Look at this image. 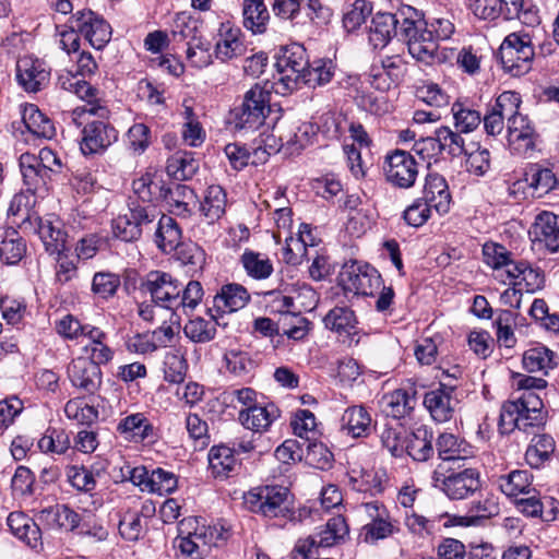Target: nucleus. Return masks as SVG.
<instances>
[{
  "label": "nucleus",
  "instance_id": "nucleus-1",
  "mask_svg": "<svg viewBox=\"0 0 559 559\" xmlns=\"http://www.w3.org/2000/svg\"><path fill=\"white\" fill-rule=\"evenodd\" d=\"M417 11L412 7H403L395 13L378 12L372 17L370 27V41L374 46L384 47L392 39L399 37L409 47V39L416 34Z\"/></svg>",
  "mask_w": 559,
  "mask_h": 559
},
{
  "label": "nucleus",
  "instance_id": "nucleus-2",
  "mask_svg": "<svg viewBox=\"0 0 559 559\" xmlns=\"http://www.w3.org/2000/svg\"><path fill=\"white\" fill-rule=\"evenodd\" d=\"M454 33V24L444 17H435L423 23L417 14L416 34L409 39V53L418 61L432 63L438 56V41L445 40Z\"/></svg>",
  "mask_w": 559,
  "mask_h": 559
},
{
  "label": "nucleus",
  "instance_id": "nucleus-3",
  "mask_svg": "<svg viewBox=\"0 0 559 559\" xmlns=\"http://www.w3.org/2000/svg\"><path fill=\"white\" fill-rule=\"evenodd\" d=\"M247 504L251 512L265 518H294V499L284 486H262L247 492Z\"/></svg>",
  "mask_w": 559,
  "mask_h": 559
},
{
  "label": "nucleus",
  "instance_id": "nucleus-4",
  "mask_svg": "<svg viewBox=\"0 0 559 559\" xmlns=\"http://www.w3.org/2000/svg\"><path fill=\"white\" fill-rule=\"evenodd\" d=\"M531 36L524 32L509 34L499 48V58L503 70L512 76L526 74L534 60Z\"/></svg>",
  "mask_w": 559,
  "mask_h": 559
},
{
  "label": "nucleus",
  "instance_id": "nucleus-5",
  "mask_svg": "<svg viewBox=\"0 0 559 559\" xmlns=\"http://www.w3.org/2000/svg\"><path fill=\"white\" fill-rule=\"evenodd\" d=\"M57 85L67 92L73 93L80 99L84 100L85 104L81 107H76L73 110V120L80 126L81 123L76 122V119L82 115H90L93 117H103L105 118L108 114H110L109 109L103 105L98 98L99 91L92 86L87 81L81 78L80 74L72 71H62L57 79Z\"/></svg>",
  "mask_w": 559,
  "mask_h": 559
},
{
  "label": "nucleus",
  "instance_id": "nucleus-6",
  "mask_svg": "<svg viewBox=\"0 0 559 559\" xmlns=\"http://www.w3.org/2000/svg\"><path fill=\"white\" fill-rule=\"evenodd\" d=\"M254 391L247 388V429L252 430L251 440L247 441V452L257 451L259 454L269 452L272 442L263 433L267 431L272 423L278 417V409L274 404H251Z\"/></svg>",
  "mask_w": 559,
  "mask_h": 559
},
{
  "label": "nucleus",
  "instance_id": "nucleus-7",
  "mask_svg": "<svg viewBox=\"0 0 559 559\" xmlns=\"http://www.w3.org/2000/svg\"><path fill=\"white\" fill-rule=\"evenodd\" d=\"M308 62L307 51L300 44L294 43L280 49L275 67L278 72V84L284 91H294L300 86Z\"/></svg>",
  "mask_w": 559,
  "mask_h": 559
},
{
  "label": "nucleus",
  "instance_id": "nucleus-8",
  "mask_svg": "<svg viewBox=\"0 0 559 559\" xmlns=\"http://www.w3.org/2000/svg\"><path fill=\"white\" fill-rule=\"evenodd\" d=\"M68 26L74 27L94 49L100 50L111 39L112 29L105 17L91 10H78L68 19Z\"/></svg>",
  "mask_w": 559,
  "mask_h": 559
},
{
  "label": "nucleus",
  "instance_id": "nucleus-9",
  "mask_svg": "<svg viewBox=\"0 0 559 559\" xmlns=\"http://www.w3.org/2000/svg\"><path fill=\"white\" fill-rule=\"evenodd\" d=\"M431 484L452 500L466 499L479 488V473L467 467L445 475L439 466L432 472Z\"/></svg>",
  "mask_w": 559,
  "mask_h": 559
},
{
  "label": "nucleus",
  "instance_id": "nucleus-10",
  "mask_svg": "<svg viewBox=\"0 0 559 559\" xmlns=\"http://www.w3.org/2000/svg\"><path fill=\"white\" fill-rule=\"evenodd\" d=\"M87 120L81 131L80 150L84 156L102 155L118 141L117 129L108 121L109 114Z\"/></svg>",
  "mask_w": 559,
  "mask_h": 559
},
{
  "label": "nucleus",
  "instance_id": "nucleus-11",
  "mask_svg": "<svg viewBox=\"0 0 559 559\" xmlns=\"http://www.w3.org/2000/svg\"><path fill=\"white\" fill-rule=\"evenodd\" d=\"M274 85L264 78L247 92V135L263 126H274L275 119L266 121L271 114L270 98Z\"/></svg>",
  "mask_w": 559,
  "mask_h": 559
},
{
  "label": "nucleus",
  "instance_id": "nucleus-12",
  "mask_svg": "<svg viewBox=\"0 0 559 559\" xmlns=\"http://www.w3.org/2000/svg\"><path fill=\"white\" fill-rule=\"evenodd\" d=\"M383 171L390 185L399 189H409L418 178L419 166L409 152L395 150L385 156Z\"/></svg>",
  "mask_w": 559,
  "mask_h": 559
},
{
  "label": "nucleus",
  "instance_id": "nucleus-13",
  "mask_svg": "<svg viewBox=\"0 0 559 559\" xmlns=\"http://www.w3.org/2000/svg\"><path fill=\"white\" fill-rule=\"evenodd\" d=\"M146 294L152 301L165 309L178 311V294L182 290V284L170 273L155 270L147 273Z\"/></svg>",
  "mask_w": 559,
  "mask_h": 559
},
{
  "label": "nucleus",
  "instance_id": "nucleus-14",
  "mask_svg": "<svg viewBox=\"0 0 559 559\" xmlns=\"http://www.w3.org/2000/svg\"><path fill=\"white\" fill-rule=\"evenodd\" d=\"M340 283L347 293L368 296L380 287L381 276L371 265L353 262L343 267Z\"/></svg>",
  "mask_w": 559,
  "mask_h": 559
},
{
  "label": "nucleus",
  "instance_id": "nucleus-15",
  "mask_svg": "<svg viewBox=\"0 0 559 559\" xmlns=\"http://www.w3.org/2000/svg\"><path fill=\"white\" fill-rule=\"evenodd\" d=\"M528 236L534 250L559 252V216L548 211L540 212L531 225Z\"/></svg>",
  "mask_w": 559,
  "mask_h": 559
},
{
  "label": "nucleus",
  "instance_id": "nucleus-16",
  "mask_svg": "<svg viewBox=\"0 0 559 559\" xmlns=\"http://www.w3.org/2000/svg\"><path fill=\"white\" fill-rule=\"evenodd\" d=\"M239 449L230 448L225 444L213 445L207 454L209 471L215 479H227L238 475L242 468V462L239 457L240 451H245L242 442L238 444Z\"/></svg>",
  "mask_w": 559,
  "mask_h": 559
},
{
  "label": "nucleus",
  "instance_id": "nucleus-17",
  "mask_svg": "<svg viewBox=\"0 0 559 559\" xmlns=\"http://www.w3.org/2000/svg\"><path fill=\"white\" fill-rule=\"evenodd\" d=\"M71 384L86 395H94L103 384L100 365L85 357L73 359L68 366Z\"/></svg>",
  "mask_w": 559,
  "mask_h": 559
},
{
  "label": "nucleus",
  "instance_id": "nucleus-18",
  "mask_svg": "<svg viewBox=\"0 0 559 559\" xmlns=\"http://www.w3.org/2000/svg\"><path fill=\"white\" fill-rule=\"evenodd\" d=\"M50 80V69L45 61L33 56L21 57L16 61V81L27 93L44 90Z\"/></svg>",
  "mask_w": 559,
  "mask_h": 559
},
{
  "label": "nucleus",
  "instance_id": "nucleus-19",
  "mask_svg": "<svg viewBox=\"0 0 559 559\" xmlns=\"http://www.w3.org/2000/svg\"><path fill=\"white\" fill-rule=\"evenodd\" d=\"M544 425L543 413H532L519 409L515 403H503L499 416V431L508 435L515 429L531 433Z\"/></svg>",
  "mask_w": 559,
  "mask_h": 559
},
{
  "label": "nucleus",
  "instance_id": "nucleus-20",
  "mask_svg": "<svg viewBox=\"0 0 559 559\" xmlns=\"http://www.w3.org/2000/svg\"><path fill=\"white\" fill-rule=\"evenodd\" d=\"M454 389V385L440 383L438 389L425 394L424 405L436 421L445 423L452 418L456 405Z\"/></svg>",
  "mask_w": 559,
  "mask_h": 559
},
{
  "label": "nucleus",
  "instance_id": "nucleus-21",
  "mask_svg": "<svg viewBox=\"0 0 559 559\" xmlns=\"http://www.w3.org/2000/svg\"><path fill=\"white\" fill-rule=\"evenodd\" d=\"M117 431L128 441L141 443L157 438L156 428L143 413H134L122 418Z\"/></svg>",
  "mask_w": 559,
  "mask_h": 559
},
{
  "label": "nucleus",
  "instance_id": "nucleus-22",
  "mask_svg": "<svg viewBox=\"0 0 559 559\" xmlns=\"http://www.w3.org/2000/svg\"><path fill=\"white\" fill-rule=\"evenodd\" d=\"M308 247H314L313 237L311 236L309 225L301 224L297 237H286L282 258L287 264H301L305 259H309L310 252Z\"/></svg>",
  "mask_w": 559,
  "mask_h": 559
},
{
  "label": "nucleus",
  "instance_id": "nucleus-23",
  "mask_svg": "<svg viewBox=\"0 0 559 559\" xmlns=\"http://www.w3.org/2000/svg\"><path fill=\"white\" fill-rule=\"evenodd\" d=\"M423 200L432 206L439 214L450 209L451 194L444 177L437 173H429L425 179Z\"/></svg>",
  "mask_w": 559,
  "mask_h": 559
},
{
  "label": "nucleus",
  "instance_id": "nucleus-24",
  "mask_svg": "<svg viewBox=\"0 0 559 559\" xmlns=\"http://www.w3.org/2000/svg\"><path fill=\"white\" fill-rule=\"evenodd\" d=\"M20 168L27 192L35 195L36 193H45L47 191L50 175L47 169L38 166L35 155L29 153L22 154L20 157Z\"/></svg>",
  "mask_w": 559,
  "mask_h": 559
},
{
  "label": "nucleus",
  "instance_id": "nucleus-25",
  "mask_svg": "<svg viewBox=\"0 0 559 559\" xmlns=\"http://www.w3.org/2000/svg\"><path fill=\"white\" fill-rule=\"evenodd\" d=\"M341 427L354 438H366L373 429V420L365 406L354 405L344 411Z\"/></svg>",
  "mask_w": 559,
  "mask_h": 559
},
{
  "label": "nucleus",
  "instance_id": "nucleus-26",
  "mask_svg": "<svg viewBox=\"0 0 559 559\" xmlns=\"http://www.w3.org/2000/svg\"><path fill=\"white\" fill-rule=\"evenodd\" d=\"M29 227L38 235L46 252L53 255L66 251L67 234L60 228L59 224L55 225L50 219L35 216L33 226Z\"/></svg>",
  "mask_w": 559,
  "mask_h": 559
},
{
  "label": "nucleus",
  "instance_id": "nucleus-27",
  "mask_svg": "<svg viewBox=\"0 0 559 559\" xmlns=\"http://www.w3.org/2000/svg\"><path fill=\"white\" fill-rule=\"evenodd\" d=\"M11 533L24 542L27 546L36 549L41 545V531L35 521L23 512H11L7 519Z\"/></svg>",
  "mask_w": 559,
  "mask_h": 559
},
{
  "label": "nucleus",
  "instance_id": "nucleus-28",
  "mask_svg": "<svg viewBox=\"0 0 559 559\" xmlns=\"http://www.w3.org/2000/svg\"><path fill=\"white\" fill-rule=\"evenodd\" d=\"M273 126L260 127L254 133L258 135L252 139L250 151L247 150V160L252 165L264 164L271 154L280 148L276 138L272 134Z\"/></svg>",
  "mask_w": 559,
  "mask_h": 559
},
{
  "label": "nucleus",
  "instance_id": "nucleus-29",
  "mask_svg": "<svg viewBox=\"0 0 559 559\" xmlns=\"http://www.w3.org/2000/svg\"><path fill=\"white\" fill-rule=\"evenodd\" d=\"M182 230L177 221L169 215H162L158 219L154 242L164 253H171L182 242Z\"/></svg>",
  "mask_w": 559,
  "mask_h": 559
},
{
  "label": "nucleus",
  "instance_id": "nucleus-30",
  "mask_svg": "<svg viewBox=\"0 0 559 559\" xmlns=\"http://www.w3.org/2000/svg\"><path fill=\"white\" fill-rule=\"evenodd\" d=\"M245 307V287L228 283L221 287L213 300V308L218 316L233 314Z\"/></svg>",
  "mask_w": 559,
  "mask_h": 559
},
{
  "label": "nucleus",
  "instance_id": "nucleus-31",
  "mask_svg": "<svg viewBox=\"0 0 559 559\" xmlns=\"http://www.w3.org/2000/svg\"><path fill=\"white\" fill-rule=\"evenodd\" d=\"M433 435L426 426H419L406 435L405 454L414 461L426 462L433 455Z\"/></svg>",
  "mask_w": 559,
  "mask_h": 559
},
{
  "label": "nucleus",
  "instance_id": "nucleus-32",
  "mask_svg": "<svg viewBox=\"0 0 559 559\" xmlns=\"http://www.w3.org/2000/svg\"><path fill=\"white\" fill-rule=\"evenodd\" d=\"M21 117L25 128L34 135L52 139L56 135L53 122L36 105L25 104L21 107Z\"/></svg>",
  "mask_w": 559,
  "mask_h": 559
},
{
  "label": "nucleus",
  "instance_id": "nucleus-33",
  "mask_svg": "<svg viewBox=\"0 0 559 559\" xmlns=\"http://www.w3.org/2000/svg\"><path fill=\"white\" fill-rule=\"evenodd\" d=\"M416 404L415 391L397 389L383 395L381 400L382 411L386 416L403 418L414 409Z\"/></svg>",
  "mask_w": 559,
  "mask_h": 559
},
{
  "label": "nucleus",
  "instance_id": "nucleus-34",
  "mask_svg": "<svg viewBox=\"0 0 559 559\" xmlns=\"http://www.w3.org/2000/svg\"><path fill=\"white\" fill-rule=\"evenodd\" d=\"M200 160L194 152L177 151L167 158V174L176 180H189L199 170Z\"/></svg>",
  "mask_w": 559,
  "mask_h": 559
},
{
  "label": "nucleus",
  "instance_id": "nucleus-35",
  "mask_svg": "<svg viewBox=\"0 0 559 559\" xmlns=\"http://www.w3.org/2000/svg\"><path fill=\"white\" fill-rule=\"evenodd\" d=\"M523 368L528 372L548 373L557 367V355L545 345H536L526 349L522 357Z\"/></svg>",
  "mask_w": 559,
  "mask_h": 559
},
{
  "label": "nucleus",
  "instance_id": "nucleus-36",
  "mask_svg": "<svg viewBox=\"0 0 559 559\" xmlns=\"http://www.w3.org/2000/svg\"><path fill=\"white\" fill-rule=\"evenodd\" d=\"M90 343L83 347L88 355L87 359L99 365H107L114 358L115 352L107 344V334L99 328L91 324L85 333Z\"/></svg>",
  "mask_w": 559,
  "mask_h": 559
},
{
  "label": "nucleus",
  "instance_id": "nucleus-37",
  "mask_svg": "<svg viewBox=\"0 0 559 559\" xmlns=\"http://www.w3.org/2000/svg\"><path fill=\"white\" fill-rule=\"evenodd\" d=\"M26 253V243L17 230L7 228L0 233V260L8 265L17 264Z\"/></svg>",
  "mask_w": 559,
  "mask_h": 559
},
{
  "label": "nucleus",
  "instance_id": "nucleus-38",
  "mask_svg": "<svg viewBox=\"0 0 559 559\" xmlns=\"http://www.w3.org/2000/svg\"><path fill=\"white\" fill-rule=\"evenodd\" d=\"M500 490L508 497L518 498L520 495H530L535 491L532 486V475L525 469H515L498 478Z\"/></svg>",
  "mask_w": 559,
  "mask_h": 559
},
{
  "label": "nucleus",
  "instance_id": "nucleus-39",
  "mask_svg": "<svg viewBox=\"0 0 559 559\" xmlns=\"http://www.w3.org/2000/svg\"><path fill=\"white\" fill-rule=\"evenodd\" d=\"M171 36L175 41L187 40V45L202 40L201 22L189 12H180L174 21Z\"/></svg>",
  "mask_w": 559,
  "mask_h": 559
},
{
  "label": "nucleus",
  "instance_id": "nucleus-40",
  "mask_svg": "<svg viewBox=\"0 0 559 559\" xmlns=\"http://www.w3.org/2000/svg\"><path fill=\"white\" fill-rule=\"evenodd\" d=\"M226 193L221 186H210L206 189L200 211L209 224L218 221L225 213Z\"/></svg>",
  "mask_w": 559,
  "mask_h": 559
},
{
  "label": "nucleus",
  "instance_id": "nucleus-41",
  "mask_svg": "<svg viewBox=\"0 0 559 559\" xmlns=\"http://www.w3.org/2000/svg\"><path fill=\"white\" fill-rule=\"evenodd\" d=\"M347 534L348 526L345 519L337 515L331 518L321 531L311 536L318 548H328L338 544Z\"/></svg>",
  "mask_w": 559,
  "mask_h": 559
},
{
  "label": "nucleus",
  "instance_id": "nucleus-42",
  "mask_svg": "<svg viewBox=\"0 0 559 559\" xmlns=\"http://www.w3.org/2000/svg\"><path fill=\"white\" fill-rule=\"evenodd\" d=\"M175 251L177 260L187 267V272H190L191 276L202 272L206 254L198 243L192 241L182 242Z\"/></svg>",
  "mask_w": 559,
  "mask_h": 559
},
{
  "label": "nucleus",
  "instance_id": "nucleus-43",
  "mask_svg": "<svg viewBox=\"0 0 559 559\" xmlns=\"http://www.w3.org/2000/svg\"><path fill=\"white\" fill-rule=\"evenodd\" d=\"M556 448L549 435H535L525 452V460L532 467L538 468L550 459Z\"/></svg>",
  "mask_w": 559,
  "mask_h": 559
},
{
  "label": "nucleus",
  "instance_id": "nucleus-44",
  "mask_svg": "<svg viewBox=\"0 0 559 559\" xmlns=\"http://www.w3.org/2000/svg\"><path fill=\"white\" fill-rule=\"evenodd\" d=\"M148 511L147 506H143L141 511L127 510L119 521V533L128 542L139 540L145 533L146 522L143 520V512Z\"/></svg>",
  "mask_w": 559,
  "mask_h": 559
},
{
  "label": "nucleus",
  "instance_id": "nucleus-45",
  "mask_svg": "<svg viewBox=\"0 0 559 559\" xmlns=\"http://www.w3.org/2000/svg\"><path fill=\"white\" fill-rule=\"evenodd\" d=\"M525 181L527 185L543 195L554 190L558 180L549 168H544L538 164H531L525 170Z\"/></svg>",
  "mask_w": 559,
  "mask_h": 559
},
{
  "label": "nucleus",
  "instance_id": "nucleus-46",
  "mask_svg": "<svg viewBox=\"0 0 559 559\" xmlns=\"http://www.w3.org/2000/svg\"><path fill=\"white\" fill-rule=\"evenodd\" d=\"M216 320H206L202 317L190 319L183 326L185 335L193 343H209L215 338L216 335Z\"/></svg>",
  "mask_w": 559,
  "mask_h": 559
},
{
  "label": "nucleus",
  "instance_id": "nucleus-47",
  "mask_svg": "<svg viewBox=\"0 0 559 559\" xmlns=\"http://www.w3.org/2000/svg\"><path fill=\"white\" fill-rule=\"evenodd\" d=\"M164 187L163 180H157L151 173H145L132 182V189L138 198V202L153 204L154 201L159 200L160 190Z\"/></svg>",
  "mask_w": 559,
  "mask_h": 559
},
{
  "label": "nucleus",
  "instance_id": "nucleus-48",
  "mask_svg": "<svg viewBox=\"0 0 559 559\" xmlns=\"http://www.w3.org/2000/svg\"><path fill=\"white\" fill-rule=\"evenodd\" d=\"M323 322L331 331L349 334L355 329L357 320L354 311L348 307H334L325 314Z\"/></svg>",
  "mask_w": 559,
  "mask_h": 559
},
{
  "label": "nucleus",
  "instance_id": "nucleus-49",
  "mask_svg": "<svg viewBox=\"0 0 559 559\" xmlns=\"http://www.w3.org/2000/svg\"><path fill=\"white\" fill-rule=\"evenodd\" d=\"M182 534L183 531L180 528V534L174 542L175 548H177L181 555L190 559H203V555L207 547L202 539L197 526H194L193 531L187 532L186 536Z\"/></svg>",
  "mask_w": 559,
  "mask_h": 559
},
{
  "label": "nucleus",
  "instance_id": "nucleus-50",
  "mask_svg": "<svg viewBox=\"0 0 559 559\" xmlns=\"http://www.w3.org/2000/svg\"><path fill=\"white\" fill-rule=\"evenodd\" d=\"M70 447L69 433L63 428L48 427L38 440V448L45 453L64 454Z\"/></svg>",
  "mask_w": 559,
  "mask_h": 559
},
{
  "label": "nucleus",
  "instance_id": "nucleus-51",
  "mask_svg": "<svg viewBox=\"0 0 559 559\" xmlns=\"http://www.w3.org/2000/svg\"><path fill=\"white\" fill-rule=\"evenodd\" d=\"M193 197V190L186 185L175 183L168 187L164 183L159 200L165 201L174 211L181 214L188 212V200Z\"/></svg>",
  "mask_w": 559,
  "mask_h": 559
},
{
  "label": "nucleus",
  "instance_id": "nucleus-52",
  "mask_svg": "<svg viewBox=\"0 0 559 559\" xmlns=\"http://www.w3.org/2000/svg\"><path fill=\"white\" fill-rule=\"evenodd\" d=\"M195 524L202 539L204 540L207 549L212 546L217 547L221 543H224L230 536V528L223 522H217L212 525H199L197 519H188L181 525H188L190 527Z\"/></svg>",
  "mask_w": 559,
  "mask_h": 559
},
{
  "label": "nucleus",
  "instance_id": "nucleus-53",
  "mask_svg": "<svg viewBox=\"0 0 559 559\" xmlns=\"http://www.w3.org/2000/svg\"><path fill=\"white\" fill-rule=\"evenodd\" d=\"M451 111L454 119V128L462 133L473 132L481 122L479 111L460 102L452 105Z\"/></svg>",
  "mask_w": 559,
  "mask_h": 559
},
{
  "label": "nucleus",
  "instance_id": "nucleus-54",
  "mask_svg": "<svg viewBox=\"0 0 559 559\" xmlns=\"http://www.w3.org/2000/svg\"><path fill=\"white\" fill-rule=\"evenodd\" d=\"M437 141L439 142L440 151L447 152L453 157H457L466 153L465 141L462 132L453 131L450 127L443 126L435 131Z\"/></svg>",
  "mask_w": 559,
  "mask_h": 559
},
{
  "label": "nucleus",
  "instance_id": "nucleus-55",
  "mask_svg": "<svg viewBox=\"0 0 559 559\" xmlns=\"http://www.w3.org/2000/svg\"><path fill=\"white\" fill-rule=\"evenodd\" d=\"M64 414L69 419H74L81 425H92L97 421L98 409L85 403L81 397L72 399L64 406Z\"/></svg>",
  "mask_w": 559,
  "mask_h": 559
},
{
  "label": "nucleus",
  "instance_id": "nucleus-56",
  "mask_svg": "<svg viewBox=\"0 0 559 559\" xmlns=\"http://www.w3.org/2000/svg\"><path fill=\"white\" fill-rule=\"evenodd\" d=\"M332 75L331 61L316 60L312 63L308 62L307 70L300 80V85H308L310 87L323 85L331 81Z\"/></svg>",
  "mask_w": 559,
  "mask_h": 559
},
{
  "label": "nucleus",
  "instance_id": "nucleus-57",
  "mask_svg": "<svg viewBox=\"0 0 559 559\" xmlns=\"http://www.w3.org/2000/svg\"><path fill=\"white\" fill-rule=\"evenodd\" d=\"M394 526L391 522L390 514L381 516L373 522H367L362 525L360 537L367 544H374L380 539L391 536Z\"/></svg>",
  "mask_w": 559,
  "mask_h": 559
},
{
  "label": "nucleus",
  "instance_id": "nucleus-58",
  "mask_svg": "<svg viewBox=\"0 0 559 559\" xmlns=\"http://www.w3.org/2000/svg\"><path fill=\"white\" fill-rule=\"evenodd\" d=\"M245 389L226 390L221 394V403L224 406L223 413L229 418H237L245 426Z\"/></svg>",
  "mask_w": 559,
  "mask_h": 559
},
{
  "label": "nucleus",
  "instance_id": "nucleus-59",
  "mask_svg": "<svg viewBox=\"0 0 559 559\" xmlns=\"http://www.w3.org/2000/svg\"><path fill=\"white\" fill-rule=\"evenodd\" d=\"M270 14L263 0H247V28L253 34H262L266 29Z\"/></svg>",
  "mask_w": 559,
  "mask_h": 559
},
{
  "label": "nucleus",
  "instance_id": "nucleus-60",
  "mask_svg": "<svg viewBox=\"0 0 559 559\" xmlns=\"http://www.w3.org/2000/svg\"><path fill=\"white\" fill-rule=\"evenodd\" d=\"M150 492L159 496L170 495L178 488V477L175 473L156 467L151 469Z\"/></svg>",
  "mask_w": 559,
  "mask_h": 559
},
{
  "label": "nucleus",
  "instance_id": "nucleus-61",
  "mask_svg": "<svg viewBox=\"0 0 559 559\" xmlns=\"http://www.w3.org/2000/svg\"><path fill=\"white\" fill-rule=\"evenodd\" d=\"M188 364L178 353H167L164 358V379L174 384L182 383L186 379Z\"/></svg>",
  "mask_w": 559,
  "mask_h": 559
},
{
  "label": "nucleus",
  "instance_id": "nucleus-62",
  "mask_svg": "<svg viewBox=\"0 0 559 559\" xmlns=\"http://www.w3.org/2000/svg\"><path fill=\"white\" fill-rule=\"evenodd\" d=\"M91 324H83L76 317L70 313L55 322L57 334L68 341H78L80 337L85 336Z\"/></svg>",
  "mask_w": 559,
  "mask_h": 559
},
{
  "label": "nucleus",
  "instance_id": "nucleus-63",
  "mask_svg": "<svg viewBox=\"0 0 559 559\" xmlns=\"http://www.w3.org/2000/svg\"><path fill=\"white\" fill-rule=\"evenodd\" d=\"M121 285L120 277L111 272L95 273L92 282V292L103 299L112 297Z\"/></svg>",
  "mask_w": 559,
  "mask_h": 559
},
{
  "label": "nucleus",
  "instance_id": "nucleus-64",
  "mask_svg": "<svg viewBox=\"0 0 559 559\" xmlns=\"http://www.w3.org/2000/svg\"><path fill=\"white\" fill-rule=\"evenodd\" d=\"M372 7L366 0H355L343 16L344 27L348 32L357 29L371 14Z\"/></svg>",
  "mask_w": 559,
  "mask_h": 559
}]
</instances>
